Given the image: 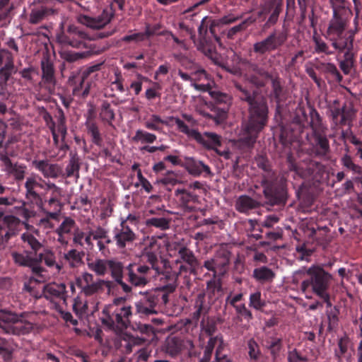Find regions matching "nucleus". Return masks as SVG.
Wrapping results in <instances>:
<instances>
[{"mask_svg": "<svg viewBox=\"0 0 362 362\" xmlns=\"http://www.w3.org/2000/svg\"><path fill=\"white\" fill-rule=\"evenodd\" d=\"M330 112L332 122L336 126L346 125L351 119V110L347 108L346 104L340 107L337 100L334 101Z\"/></svg>", "mask_w": 362, "mask_h": 362, "instance_id": "7c9ffc66", "label": "nucleus"}, {"mask_svg": "<svg viewBox=\"0 0 362 362\" xmlns=\"http://www.w3.org/2000/svg\"><path fill=\"white\" fill-rule=\"evenodd\" d=\"M157 182L165 187H174L177 185L183 184L185 182L179 173L173 170H166L157 179Z\"/></svg>", "mask_w": 362, "mask_h": 362, "instance_id": "a19ab883", "label": "nucleus"}, {"mask_svg": "<svg viewBox=\"0 0 362 362\" xmlns=\"http://www.w3.org/2000/svg\"><path fill=\"white\" fill-rule=\"evenodd\" d=\"M178 274L172 269H166L162 271L160 267L158 269V273H153V279L158 281V287L154 291H161L165 293L169 300L170 293H173L177 286Z\"/></svg>", "mask_w": 362, "mask_h": 362, "instance_id": "6ab92c4d", "label": "nucleus"}, {"mask_svg": "<svg viewBox=\"0 0 362 362\" xmlns=\"http://www.w3.org/2000/svg\"><path fill=\"white\" fill-rule=\"evenodd\" d=\"M183 349L182 341L177 337H171L166 341L165 352L172 358L178 356Z\"/></svg>", "mask_w": 362, "mask_h": 362, "instance_id": "de8ad7c7", "label": "nucleus"}, {"mask_svg": "<svg viewBox=\"0 0 362 362\" xmlns=\"http://www.w3.org/2000/svg\"><path fill=\"white\" fill-rule=\"evenodd\" d=\"M231 253L226 249L218 250L213 257L208 259L201 265L207 272L204 276L222 279L228 272Z\"/></svg>", "mask_w": 362, "mask_h": 362, "instance_id": "9b49d317", "label": "nucleus"}, {"mask_svg": "<svg viewBox=\"0 0 362 362\" xmlns=\"http://www.w3.org/2000/svg\"><path fill=\"white\" fill-rule=\"evenodd\" d=\"M221 279L211 278L206 282V293L211 298L215 294L216 292H218L221 288Z\"/></svg>", "mask_w": 362, "mask_h": 362, "instance_id": "69168bd1", "label": "nucleus"}, {"mask_svg": "<svg viewBox=\"0 0 362 362\" xmlns=\"http://www.w3.org/2000/svg\"><path fill=\"white\" fill-rule=\"evenodd\" d=\"M115 16V11L112 6L105 8L97 17H90L87 15H79L78 22L88 28L100 30L109 24Z\"/></svg>", "mask_w": 362, "mask_h": 362, "instance_id": "4be33fe9", "label": "nucleus"}, {"mask_svg": "<svg viewBox=\"0 0 362 362\" xmlns=\"http://www.w3.org/2000/svg\"><path fill=\"white\" fill-rule=\"evenodd\" d=\"M11 0H0V21L6 19L10 16L14 6L10 2Z\"/></svg>", "mask_w": 362, "mask_h": 362, "instance_id": "774afa93", "label": "nucleus"}, {"mask_svg": "<svg viewBox=\"0 0 362 362\" xmlns=\"http://www.w3.org/2000/svg\"><path fill=\"white\" fill-rule=\"evenodd\" d=\"M153 279V274L150 273L147 264H138L129 263L124 269V277L122 283L127 286L124 288L119 286L122 291L129 295L133 293L134 288H144L148 285Z\"/></svg>", "mask_w": 362, "mask_h": 362, "instance_id": "423d86ee", "label": "nucleus"}, {"mask_svg": "<svg viewBox=\"0 0 362 362\" xmlns=\"http://www.w3.org/2000/svg\"><path fill=\"white\" fill-rule=\"evenodd\" d=\"M209 95L214 100L217 112L214 115H208V117L213 119L217 124H221L227 118L228 111L232 103L231 97L218 90H210Z\"/></svg>", "mask_w": 362, "mask_h": 362, "instance_id": "a211bd4d", "label": "nucleus"}, {"mask_svg": "<svg viewBox=\"0 0 362 362\" xmlns=\"http://www.w3.org/2000/svg\"><path fill=\"white\" fill-rule=\"evenodd\" d=\"M182 167L193 177H197L202 175H204V177H208L212 175L211 168L208 165L194 157L185 158Z\"/></svg>", "mask_w": 362, "mask_h": 362, "instance_id": "cd10ccee", "label": "nucleus"}, {"mask_svg": "<svg viewBox=\"0 0 362 362\" xmlns=\"http://www.w3.org/2000/svg\"><path fill=\"white\" fill-rule=\"evenodd\" d=\"M308 125V115L304 108L297 109L294 113L292 122L289 125L290 133L287 132L286 128H283L281 133V141L286 145L291 144L294 139H297L303 132L304 129Z\"/></svg>", "mask_w": 362, "mask_h": 362, "instance_id": "4468645a", "label": "nucleus"}, {"mask_svg": "<svg viewBox=\"0 0 362 362\" xmlns=\"http://www.w3.org/2000/svg\"><path fill=\"white\" fill-rule=\"evenodd\" d=\"M138 264H147L149 268L150 273H158V269L160 268V262L158 259V255L156 252L151 251V250L145 249L140 257V261Z\"/></svg>", "mask_w": 362, "mask_h": 362, "instance_id": "f704fd0d", "label": "nucleus"}, {"mask_svg": "<svg viewBox=\"0 0 362 362\" xmlns=\"http://www.w3.org/2000/svg\"><path fill=\"white\" fill-rule=\"evenodd\" d=\"M349 23V21L346 23V25L344 27V29L341 33V37L344 39H346V41L345 42H341V46L346 47H351V40L354 41V37L356 33H358L360 28H359V15L358 13H356L354 19V28L353 29H351L348 31H346V28L348 27V25Z\"/></svg>", "mask_w": 362, "mask_h": 362, "instance_id": "37998d69", "label": "nucleus"}, {"mask_svg": "<svg viewBox=\"0 0 362 362\" xmlns=\"http://www.w3.org/2000/svg\"><path fill=\"white\" fill-rule=\"evenodd\" d=\"M283 10L282 0H268L264 5L261 6V10L258 11L259 17L266 16L270 13L264 26L269 28L276 24L279 21L280 13Z\"/></svg>", "mask_w": 362, "mask_h": 362, "instance_id": "b1692460", "label": "nucleus"}, {"mask_svg": "<svg viewBox=\"0 0 362 362\" xmlns=\"http://www.w3.org/2000/svg\"><path fill=\"white\" fill-rule=\"evenodd\" d=\"M80 167V158L77 153L71 151L69 153V163L65 168V171H63L62 177L68 178L73 176L78 177Z\"/></svg>", "mask_w": 362, "mask_h": 362, "instance_id": "58836bf2", "label": "nucleus"}, {"mask_svg": "<svg viewBox=\"0 0 362 362\" xmlns=\"http://www.w3.org/2000/svg\"><path fill=\"white\" fill-rule=\"evenodd\" d=\"M102 314L103 325L109 330L119 332L128 327L132 311L130 305H123L121 308L106 305L103 308Z\"/></svg>", "mask_w": 362, "mask_h": 362, "instance_id": "0eeeda50", "label": "nucleus"}, {"mask_svg": "<svg viewBox=\"0 0 362 362\" xmlns=\"http://www.w3.org/2000/svg\"><path fill=\"white\" fill-rule=\"evenodd\" d=\"M26 166L24 164H19L18 163H12L11 167H8L6 170V172L13 175L16 181H21L25 177Z\"/></svg>", "mask_w": 362, "mask_h": 362, "instance_id": "4d7b16f0", "label": "nucleus"}, {"mask_svg": "<svg viewBox=\"0 0 362 362\" xmlns=\"http://www.w3.org/2000/svg\"><path fill=\"white\" fill-rule=\"evenodd\" d=\"M343 30L339 31L337 33H328L327 36L329 39V40L332 42V47L339 52H344V59L346 62H350L351 64H354L355 60V54L354 52V40H351V47H346L339 45V43L341 44V42H345L346 41V39H344L341 37V33Z\"/></svg>", "mask_w": 362, "mask_h": 362, "instance_id": "c85d7f7f", "label": "nucleus"}, {"mask_svg": "<svg viewBox=\"0 0 362 362\" xmlns=\"http://www.w3.org/2000/svg\"><path fill=\"white\" fill-rule=\"evenodd\" d=\"M252 278L261 284H270L276 278L275 272L267 266H261L253 270Z\"/></svg>", "mask_w": 362, "mask_h": 362, "instance_id": "4c0bfd02", "label": "nucleus"}, {"mask_svg": "<svg viewBox=\"0 0 362 362\" xmlns=\"http://www.w3.org/2000/svg\"><path fill=\"white\" fill-rule=\"evenodd\" d=\"M179 206L185 212H192L199 202V196L186 188H177L174 192Z\"/></svg>", "mask_w": 362, "mask_h": 362, "instance_id": "a878e982", "label": "nucleus"}, {"mask_svg": "<svg viewBox=\"0 0 362 362\" xmlns=\"http://www.w3.org/2000/svg\"><path fill=\"white\" fill-rule=\"evenodd\" d=\"M261 344L262 347L270 353L274 359L279 355L282 348V339L274 334L266 333Z\"/></svg>", "mask_w": 362, "mask_h": 362, "instance_id": "473e14b6", "label": "nucleus"}, {"mask_svg": "<svg viewBox=\"0 0 362 362\" xmlns=\"http://www.w3.org/2000/svg\"><path fill=\"white\" fill-rule=\"evenodd\" d=\"M196 310L191 315L190 323L195 326L198 325L200 317L206 315L209 312V307L205 304V294L199 293L195 300Z\"/></svg>", "mask_w": 362, "mask_h": 362, "instance_id": "c9c22d12", "label": "nucleus"}, {"mask_svg": "<svg viewBox=\"0 0 362 362\" xmlns=\"http://www.w3.org/2000/svg\"><path fill=\"white\" fill-rule=\"evenodd\" d=\"M87 78H83V76H81L78 84L76 85L73 88V95L76 97L81 98H86L90 93V89L91 83L86 81Z\"/></svg>", "mask_w": 362, "mask_h": 362, "instance_id": "3c124183", "label": "nucleus"}, {"mask_svg": "<svg viewBox=\"0 0 362 362\" xmlns=\"http://www.w3.org/2000/svg\"><path fill=\"white\" fill-rule=\"evenodd\" d=\"M240 100L247 105V117L242 125L240 143L245 147H253L259 134L269 122V105L265 96L257 90L251 91L246 87L237 84Z\"/></svg>", "mask_w": 362, "mask_h": 362, "instance_id": "f257e3e1", "label": "nucleus"}, {"mask_svg": "<svg viewBox=\"0 0 362 362\" xmlns=\"http://www.w3.org/2000/svg\"><path fill=\"white\" fill-rule=\"evenodd\" d=\"M350 344L349 337L345 334L338 340L339 349L334 351V357L340 362L342 359V356L347 352L349 345Z\"/></svg>", "mask_w": 362, "mask_h": 362, "instance_id": "6e6d98bb", "label": "nucleus"}, {"mask_svg": "<svg viewBox=\"0 0 362 362\" xmlns=\"http://www.w3.org/2000/svg\"><path fill=\"white\" fill-rule=\"evenodd\" d=\"M58 38L62 44L77 49L88 48L91 40L83 29L74 25H70Z\"/></svg>", "mask_w": 362, "mask_h": 362, "instance_id": "2eb2a0df", "label": "nucleus"}, {"mask_svg": "<svg viewBox=\"0 0 362 362\" xmlns=\"http://www.w3.org/2000/svg\"><path fill=\"white\" fill-rule=\"evenodd\" d=\"M112 232L113 240L119 250L126 249L137 240V235L129 224H126V221H120L119 225L114 228Z\"/></svg>", "mask_w": 362, "mask_h": 362, "instance_id": "aec40b11", "label": "nucleus"}, {"mask_svg": "<svg viewBox=\"0 0 362 362\" xmlns=\"http://www.w3.org/2000/svg\"><path fill=\"white\" fill-rule=\"evenodd\" d=\"M258 166L264 171L260 183L267 202L272 206L284 205L288 198L286 184L281 180H278L275 173L271 170L267 161L259 162Z\"/></svg>", "mask_w": 362, "mask_h": 362, "instance_id": "7ed1b4c3", "label": "nucleus"}, {"mask_svg": "<svg viewBox=\"0 0 362 362\" xmlns=\"http://www.w3.org/2000/svg\"><path fill=\"white\" fill-rule=\"evenodd\" d=\"M178 256L180 260L177 262H185L186 264L180 266V272L189 273V274L197 275L203 272V267L197 258L195 257L193 251L187 247H182L178 250Z\"/></svg>", "mask_w": 362, "mask_h": 362, "instance_id": "412c9836", "label": "nucleus"}, {"mask_svg": "<svg viewBox=\"0 0 362 362\" xmlns=\"http://www.w3.org/2000/svg\"><path fill=\"white\" fill-rule=\"evenodd\" d=\"M247 349L250 360L257 361L259 359L262 353L259 344L253 338L248 340Z\"/></svg>", "mask_w": 362, "mask_h": 362, "instance_id": "680f3d73", "label": "nucleus"}, {"mask_svg": "<svg viewBox=\"0 0 362 362\" xmlns=\"http://www.w3.org/2000/svg\"><path fill=\"white\" fill-rule=\"evenodd\" d=\"M39 180H42V177L37 175H32L26 178L24 185L25 197L28 202L42 208L43 200L37 189H42L43 185L39 182Z\"/></svg>", "mask_w": 362, "mask_h": 362, "instance_id": "5701e85b", "label": "nucleus"}, {"mask_svg": "<svg viewBox=\"0 0 362 362\" xmlns=\"http://www.w3.org/2000/svg\"><path fill=\"white\" fill-rule=\"evenodd\" d=\"M43 296L50 300L66 299V286L64 284H49L44 286Z\"/></svg>", "mask_w": 362, "mask_h": 362, "instance_id": "72a5a7b5", "label": "nucleus"}, {"mask_svg": "<svg viewBox=\"0 0 362 362\" xmlns=\"http://www.w3.org/2000/svg\"><path fill=\"white\" fill-rule=\"evenodd\" d=\"M88 132L91 136L92 141L98 146H101L103 139L100 135L98 127L95 122H87L86 123Z\"/></svg>", "mask_w": 362, "mask_h": 362, "instance_id": "5fc2aeb1", "label": "nucleus"}, {"mask_svg": "<svg viewBox=\"0 0 362 362\" xmlns=\"http://www.w3.org/2000/svg\"><path fill=\"white\" fill-rule=\"evenodd\" d=\"M156 139L157 136L154 134L142 129H137L134 136L132 137V141L136 143L141 142V144H152L156 140Z\"/></svg>", "mask_w": 362, "mask_h": 362, "instance_id": "603ef678", "label": "nucleus"}, {"mask_svg": "<svg viewBox=\"0 0 362 362\" xmlns=\"http://www.w3.org/2000/svg\"><path fill=\"white\" fill-rule=\"evenodd\" d=\"M339 310L336 306H334L333 309H332L329 312L327 313L328 319L327 330L329 332L332 331L334 328L337 327L339 321Z\"/></svg>", "mask_w": 362, "mask_h": 362, "instance_id": "338daca9", "label": "nucleus"}, {"mask_svg": "<svg viewBox=\"0 0 362 362\" xmlns=\"http://www.w3.org/2000/svg\"><path fill=\"white\" fill-rule=\"evenodd\" d=\"M21 317L11 311L0 309V328L3 332L16 336L29 334L33 329V324L21 320Z\"/></svg>", "mask_w": 362, "mask_h": 362, "instance_id": "1a4fd4ad", "label": "nucleus"}, {"mask_svg": "<svg viewBox=\"0 0 362 362\" xmlns=\"http://www.w3.org/2000/svg\"><path fill=\"white\" fill-rule=\"evenodd\" d=\"M267 79H269L272 83V92L270 95L274 98L276 104L279 105L283 101L284 98V88L281 84V78L278 76H274L271 74V77Z\"/></svg>", "mask_w": 362, "mask_h": 362, "instance_id": "79ce46f5", "label": "nucleus"}, {"mask_svg": "<svg viewBox=\"0 0 362 362\" xmlns=\"http://www.w3.org/2000/svg\"><path fill=\"white\" fill-rule=\"evenodd\" d=\"M99 115L103 122L107 123L110 126L112 125V121L115 119V115L108 101L104 100L103 102Z\"/></svg>", "mask_w": 362, "mask_h": 362, "instance_id": "8fccbe9b", "label": "nucleus"}, {"mask_svg": "<svg viewBox=\"0 0 362 362\" xmlns=\"http://www.w3.org/2000/svg\"><path fill=\"white\" fill-rule=\"evenodd\" d=\"M77 227L74 218L65 216L59 226L54 230V233L57 235V243L62 246H67L69 240L66 238V235H72Z\"/></svg>", "mask_w": 362, "mask_h": 362, "instance_id": "bb28decb", "label": "nucleus"}, {"mask_svg": "<svg viewBox=\"0 0 362 362\" xmlns=\"http://www.w3.org/2000/svg\"><path fill=\"white\" fill-rule=\"evenodd\" d=\"M83 252H79L76 249H71L64 254V259L69 264L70 268L78 267L83 263Z\"/></svg>", "mask_w": 362, "mask_h": 362, "instance_id": "49530a36", "label": "nucleus"}, {"mask_svg": "<svg viewBox=\"0 0 362 362\" xmlns=\"http://www.w3.org/2000/svg\"><path fill=\"white\" fill-rule=\"evenodd\" d=\"M112 284L113 283L110 281L99 280L98 282H93L85 286V287L81 288V289L86 296H91L97 293L103 286L110 290Z\"/></svg>", "mask_w": 362, "mask_h": 362, "instance_id": "09e8293b", "label": "nucleus"}, {"mask_svg": "<svg viewBox=\"0 0 362 362\" xmlns=\"http://www.w3.org/2000/svg\"><path fill=\"white\" fill-rule=\"evenodd\" d=\"M170 120H174L177 129L188 137L194 139L208 150L214 151L218 155L225 159H230L231 153L228 149L221 151L218 147L222 145L221 136L216 133L205 132L202 134L197 129H189V127L179 117H170Z\"/></svg>", "mask_w": 362, "mask_h": 362, "instance_id": "39448f33", "label": "nucleus"}, {"mask_svg": "<svg viewBox=\"0 0 362 362\" xmlns=\"http://www.w3.org/2000/svg\"><path fill=\"white\" fill-rule=\"evenodd\" d=\"M168 302V296L161 291L146 292L135 303L136 312L141 317L157 314L160 308L166 305Z\"/></svg>", "mask_w": 362, "mask_h": 362, "instance_id": "9d476101", "label": "nucleus"}, {"mask_svg": "<svg viewBox=\"0 0 362 362\" xmlns=\"http://www.w3.org/2000/svg\"><path fill=\"white\" fill-rule=\"evenodd\" d=\"M42 69V81L44 84L50 88L54 87L56 83V79L54 76V67L52 61L49 56H44L40 63Z\"/></svg>", "mask_w": 362, "mask_h": 362, "instance_id": "2f4dec72", "label": "nucleus"}, {"mask_svg": "<svg viewBox=\"0 0 362 362\" xmlns=\"http://www.w3.org/2000/svg\"><path fill=\"white\" fill-rule=\"evenodd\" d=\"M255 22V19L252 17H249L241 22L240 24L233 26L228 31V37L232 39L234 35H235L238 33L243 31L247 29L249 25L252 24Z\"/></svg>", "mask_w": 362, "mask_h": 362, "instance_id": "e2e57ef3", "label": "nucleus"}, {"mask_svg": "<svg viewBox=\"0 0 362 362\" xmlns=\"http://www.w3.org/2000/svg\"><path fill=\"white\" fill-rule=\"evenodd\" d=\"M288 37V34L286 30L275 29L265 38L255 42L252 50L255 54L261 56L280 50L286 42Z\"/></svg>", "mask_w": 362, "mask_h": 362, "instance_id": "ddd939ff", "label": "nucleus"}, {"mask_svg": "<svg viewBox=\"0 0 362 362\" xmlns=\"http://www.w3.org/2000/svg\"><path fill=\"white\" fill-rule=\"evenodd\" d=\"M60 4L61 1L59 0H35L30 13L29 23L37 24L48 16L57 14V6Z\"/></svg>", "mask_w": 362, "mask_h": 362, "instance_id": "dca6fc26", "label": "nucleus"}, {"mask_svg": "<svg viewBox=\"0 0 362 362\" xmlns=\"http://www.w3.org/2000/svg\"><path fill=\"white\" fill-rule=\"evenodd\" d=\"M322 71L325 74H329L336 81L341 82L343 79V76L337 69L335 64L332 63H322Z\"/></svg>", "mask_w": 362, "mask_h": 362, "instance_id": "13d9d810", "label": "nucleus"}, {"mask_svg": "<svg viewBox=\"0 0 362 362\" xmlns=\"http://www.w3.org/2000/svg\"><path fill=\"white\" fill-rule=\"evenodd\" d=\"M160 122H163V119L159 115L153 114L144 122V127L149 130L161 132L163 127Z\"/></svg>", "mask_w": 362, "mask_h": 362, "instance_id": "bf43d9fd", "label": "nucleus"}, {"mask_svg": "<svg viewBox=\"0 0 362 362\" xmlns=\"http://www.w3.org/2000/svg\"><path fill=\"white\" fill-rule=\"evenodd\" d=\"M17 71L16 68L13 64V60L8 59L4 64V59H2V64L0 66V81L4 85L6 86L7 82L10 79L11 76L16 74Z\"/></svg>", "mask_w": 362, "mask_h": 362, "instance_id": "c03bdc74", "label": "nucleus"}, {"mask_svg": "<svg viewBox=\"0 0 362 362\" xmlns=\"http://www.w3.org/2000/svg\"><path fill=\"white\" fill-rule=\"evenodd\" d=\"M310 122L308 124L310 126L313 133L324 132L327 130V127L323 124L322 117L314 107L310 108Z\"/></svg>", "mask_w": 362, "mask_h": 362, "instance_id": "a18cd8bd", "label": "nucleus"}, {"mask_svg": "<svg viewBox=\"0 0 362 362\" xmlns=\"http://www.w3.org/2000/svg\"><path fill=\"white\" fill-rule=\"evenodd\" d=\"M146 225L166 230L170 227V221L164 217H152L146 220Z\"/></svg>", "mask_w": 362, "mask_h": 362, "instance_id": "052dcab7", "label": "nucleus"}, {"mask_svg": "<svg viewBox=\"0 0 362 362\" xmlns=\"http://www.w3.org/2000/svg\"><path fill=\"white\" fill-rule=\"evenodd\" d=\"M42 262L47 267L55 269L58 273L63 269L62 262L57 261L55 252L49 247H44L36 257L29 253L13 255V263L16 266L29 268L32 274L38 277L39 281H45L47 270L42 266Z\"/></svg>", "mask_w": 362, "mask_h": 362, "instance_id": "f03ea898", "label": "nucleus"}, {"mask_svg": "<svg viewBox=\"0 0 362 362\" xmlns=\"http://www.w3.org/2000/svg\"><path fill=\"white\" fill-rule=\"evenodd\" d=\"M249 305L257 310H261L265 305L264 300L262 299V294L260 291H256L250 295Z\"/></svg>", "mask_w": 362, "mask_h": 362, "instance_id": "0e129e2a", "label": "nucleus"}, {"mask_svg": "<svg viewBox=\"0 0 362 362\" xmlns=\"http://www.w3.org/2000/svg\"><path fill=\"white\" fill-rule=\"evenodd\" d=\"M21 220L13 215H4L0 212V246L5 247L21 230Z\"/></svg>", "mask_w": 362, "mask_h": 362, "instance_id": "f3484780", "label": "nucleus"}, {"mask_svg": "<svg viewBox=\"0 0 362 362\" xmlns=\"http://www.w3.org/2000/svg\"><path fill=\"white\" fill-rule=\"evenodd\" d=\"M303 278L300 284L303 293L310 292L315 296L329 291L333 281L332 275L320 265H312L300 271Z\"/></svg>", "mask_w": 362, "mask_h": 362, "instance_id": "20e7f679", "label": "nucleus"}, {"mask_svg": "<svg viewBox=\"0 0 362 362\" xmlns=\"http://www.w3.org/2000/svg\"><path fill=\"white\" fill-rule=\"evenodd\" d=\"M259 203L247 195L240 196L235 202V209L242 214H247L250 211L258 209Z\"/></svg>", "mask_w": 362, "mask_h": 362, "instance_id": "e433bc0d", "label": "nucleus"}, {"mask_svg": "<svg viewBox=\"0 0 362 362\" xmlns=\"http://www.w3.org/2000/svg\"><path fill=\"white\" fill-rule=\"evenodd\" d=\"M88 267L96 275L100 276H104L110 272L112 278L117 285L122 286L124 288H127V286L122 283L124 266L121 261L115 258L95 259L88 263Z\"/></svg>", "mask_w": 362, "mask_h": 362, "instance_id": "6e6552de", "label": "nucleus"}, {"mask_svg": "<svg viewBox=\"0 0 362 362\" xmlns=\"http://www.w3.org/2000/svg\"><path fill=\"white\" fill-rule=\"evenodd\" d=\"M333 16L329 21L327 34L337 33L344 30L346 23L350 21L352 16L351 4L346 0H329Z\"/></svg>", "mask_w": 362, "mask_h": 362, "instance_id": "f8f14e48", "label": "nucleus"}, {"mask_svg": "<svg viewBox=\"0 0 362 362\" xmlns=\"http://www.w3.org/2000/svg\"><path fill=\"white\" fill-rule=\"evenodd\" d=\"M22 247L24 250L22 252L13 251L11 252V257L13 261V255L29 253L30 255L36 257L44 247V245L33 233L26 231L21 235Z\"/></svg>", "mask_w": 362, "mask_h": 362, "instance_id": "393cba45", "label": "nucleus"}, {"mask_svg": "<svg viewBox=\"0 0 362 362\" xmlns=\"http://www.w3.org/2000/svg\"><path fill=\"white\" fill-rule=\"evenodd\" d=\"M316 154L320 157L325 156L329 152V143L326 136V132L313 133Z\"/></svg>", "mask_w": 362, "mask_h": 362, "instance_id": "ea45409f", "label": "nucleus"}, {"mask_svg": "<svg viewBox=\"0 0 362 362\" xmlns=\"http://www.w3.org/2000/svg\"><path fill=\"white\" fill-rule=\"evenodd\" d=\"M33 165L41 172L45 178L57 179L62 177V168L57 163H50L47 160H35L33 161Z\"/></svg>", "mask_w": 362, "mask_h": 362, "instance_id": "c756f323", "label": "nucleus"}, {"mask_svg": "<svg viewBox=\"0 0 362 362\" xmlns=\"http://www.w3.org/2000/svg\"><path fill=\"white\" fill-rule=\"evenodd\" d=\"M13 349L10 342L5 338L0 337V356L6 362L11 361Z\"/></svg>", "mask_w": 362, "mask_h": 362, "instance_id": "864d4df0", "label": "nucleus"}]
</instances>
